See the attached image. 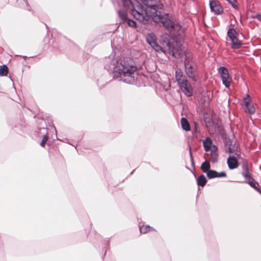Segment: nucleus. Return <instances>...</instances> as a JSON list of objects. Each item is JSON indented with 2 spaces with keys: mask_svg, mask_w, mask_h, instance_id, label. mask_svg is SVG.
<instances>
[{
  "mask_svg": "<svg viewBox=\"0 0 261 261\" xmlns=\"http://www.w3.org/2000/svg\"><path fill=\"white\" fill-rule=\"evenodd\" d=\"M115 75L124 82L134 83L138 78L137 67L134 61L129 58L120 59L115 67Z\"/></svg>",
  "mask_w": 261,
  "mask_h": 261,
  "instance_id": "nucleus-1",
  "label": "nucleus"
},
{
  "mask_svg": "<svg viewBox=\"0 0 261 261\" xmlns=\"http://www.w3.org/2000/svg\"><path fill=\"white\" fill-rule=\"evenodd\" d=\"M121 1L125 8L130 9L133 17L143 23H146L150 18L153 20V15L156 13V6L153 8L151 6H143L140 4L134 6L130 0Z\"/></svg>",
  "mask_w": 261,
  "mask_h": 261,
  "instance_id": "nucleus-2",
  "label": "nucleus"
},
{
  "mask_svg": "<svg viewBox=\"0 0 261 261\" xmlns=\"http://www.w3.org/2000/svg\"><path fill=\"white\" fill-rule=\"evenodd\" d=\"M185 56V72L189 78L196 81L198 79L197 68L194 62L192 55L190 53L186 52Z\"/></svg>",
  "mask_w": 261,
  "mask_h": 261,
  "instance_id": "nucleus-3",
  "label": "nucleus"
},
{
  "mask_svg": "<svg viewBox=\"0 0 261 261\" xmlns=\"http://www.w3.org/2000/svg\"><path fill=\"white\" fill-rule=\"evenodd\" d=\"M153 20L158 23H161L167 30L172 31V25L174 22L170 19L169 14L162 15L161 13L156 10V13L153 16Z\"/></svg>",
  "mask_w": 261,
  "mask_h": 261,
  "instance_id": "nucleus-4",
  "label": "nucleus"
},
{
  "mask_svg": "<svg viewBox=\"0 0 261 261\" xmlns=\"http://www.w3.org/2000/svg\"><path fill=\"white\" fill-rule=\"evenodd\" d=\"M218 72L221 75L222 83L226 88H229L232 81L227 69L223 66L218 69Z\"/></svg>",
  "mask_w": 261,
  "mask_h": 261,
  "instance_id": "nucleus-5",
  "label": "nucleus"
},
{
  "mask_svg": "<svg viewBox=\"0 0 261 261\" xmlns=\"http://www.w3.org/2000/svg\"><path fill=\"white\" fill-rule=\"evenodd\" d=\"M147 42L157 52L163 51L162 48L158 44L156 38L154 34L150 33L146 37Z\"/></svg>",
  "mask_w": 261,
  "mask_h": 261,
  "instance_id": "nucleus-6",
  "label": "nucleus"
},
{
  "mask_svg": "<svg viewBox=\"0 0 261 261\" xmlns=\"http://www.w3.org/2000/svg\"><path fill=\"white\" fill-rule=\"evenodd\" d=\"M209 5L211 12L214 13V14L218 15L223 13V8L218 1H210Z\"/></svg>",
  "mask_w": 261,
  "mask_h": 261,
  "instance_id": "nucleus-7",
  "label": "nucleus"
},
{
  "mask_svg": "<svg viewBox=\"0 0 261 261\" xmlns=\"http://www.w3.org/2000/svg\"><path fill=\"white\" fill-rule=\"evenodd\" d=\"M251 97L247 94L246 97L243 98L244 106L246 107L247 110L246 112H248L250 114H253L255 112V107L253 104L251 103Z\"/></svg>",
  "mask_w": 261,
  "mask_h": 261,
  "instance_id": "nucleus-8",
  "label": "nucleus"
},
{
  "mask_svg": "<svg viewBox=\"0 0 261 261\" xmlns=\"http://www.w3.org/2000/svg\"><path fill=\"white\" fill-rule=\"evenodd\" d=\"M242 167L243 169L242 175L244 177L246 181L252 178L251 176V173L248 168V162L246 160H243Z\"/></svg>",
  "mask_w": 261,
  "mask_h": 261,
  "instance_id": "nucleus-9",
  "label": "nucleus"
},
{
  "mask_svg": "<svg viewBox=\"0 0 261 261\" xmlns=\"http://www.w3.org/2000/svg\"><path fill=\"white\" fill-rule=\"evenodd\" d=\"M238 158L235 155H230L227 160V163L229 168L231 170L236 169L239 166Z\"/></svg>",
  "mask_w": 261,
  "mask_h": 261,
  "instance_id": "nucleus-10",
  "label": "nucleus"
},
{
  "mask_svg": "<svg viewBox=\"0 0 261 261\" xmlns=\"http://www.w3.org/2000/svg\"><path fill=\"white\" fill-rule=\"evenodd\" d=\"M175 76L178 86L181 85L182 86L185 83H186L188 81L187 77L184 75L180 69H178L175 71Z\"/></svg>",
  "mask_w": 261,
  "mask_h": 261,
  "instance_id": "nucleus-11",
  "label": "nucleus"
},
{
  "mask_svg": "<svg viewBox=\"0 0 261 261\" xmlns=\"http://www.w3.org/2000/svg\"><path fill=\"white\" fill-rule=\"evenodd\" d=\"M179 87L187 96L190 97L193 95V88L188 81Z\"/></svg>",
  "mask_w": 261,
  "mask_h": 261,
  "instance_id": "nucleus-12",
  "label": "nucleus"
},
{
  "mask_svg": "<svg viewBox=\"0 0 261 261\" xmlns=\"http://www.w3.org/2000/svg\"><path fill=\"white\" fill-rule=\"evenodd\" d=\"M207 176L208 178H213L215 177H226V174L225 172H217L215 170H210L207 173Z\"/></svg>",
  "mask_w": 261,
  "mask_h": 261,
  "instance_id": "nucleus-13",
  "label": "nucleus"
},
{
  "mask_svg": "<svg viewBox=\"0 0 261 261\" xmlns=\"http://www.w3.org/2000/svg\"><path fill=\"white\" fill-rule=\"evenodd\" d=\"M227 152L232 155H235L238 158H241V151L237 147L235 148L232 144H230L227 149Z\"/></svg>",
  "mask_w": 261,
  "mask_h": 261,
  "instance_id": "nucleus-14",
  "label": "nucleus"
},
{
  "mask_svg": "<svg viewBox=\"0 0 261 261\" xmlns=\"http://www.w3.org/2000/svg\"><path fill=\"white\" fill-rule=\"evenodd\" d=\"M180 123L181 127L184 130L188 132L191 130L190 123L186 118L182 117L180 120Z\"/></svg>",
  "mask_w": 261,
  "mask_h": 261,
  "instance_id": "nucleus-15",
  "label": "nucleus"
},
{
  "mask_svg": "<svg viewBox=\"0 0 261 261\" xmlns=\"http://www.w3.org/2000/svg\"><path fill=\"white\" fill-rule=\"evenodd\" d=\"M231 42V47L233 49L240 48L242 45V42L239 39L238 37L230 40Z\"/></svg>",
  "mask_w": 261,
  "mask_h": 261,
  "instance_id": "nucleus-16",
  "label": "nucleus"
},
{
  "mask_svg": "<svg viewBox=\"0 0 261 261\" xmlns=\"http://www.w3.org/2000/svg\"><path fill=\"white\" fill-rule=\"evenodd\" d=\"M203 144L205 151H210L212 145V139L210 138H206L205 140L203 141Z\"/></svg>",
  "mask_w": 261,
  "mask_h": 261,
  "instance_id": "nucleus-17",
  "label": "nucleus"
},
{
  "mask_svg": "<svg viewBox=\"0 0 261 261\" xmlns=\"http://www.w3.org/2000/svg\"><path fill=\"white\" fill-rule=\"evenodd\" d=\"M172 31H176L178 35H180L184 32V29L182 27L179 23H175L174 22L172 25Z\"/></svg>",
  "mask_w": 261,
  "mask_h": 261,
  "instance_id": "nucleus-18",
  "label": "nucleus"
},
{
  "mask_svg": "<svg viewBox=\"0 0 261 261\" xmlns=\"http://www.w3.org/2000/svg\"><path fill=\"white\" fill-rule=\"evenodd\" d=\"M217 148L216 146L214 145L212 147L211 156L212 161L213 162H216L218 160V153H217Z\"/></svg>",
  "mask_w": 261,
  "mask_h": 261,
  "instance_id": "nucleus-19",
  "label": "nucleus"
},
{
  "mask_svg": "<svg viewBox=\"0 0 261 261\" xmlns=\"http://www.w3.org/2000/svg\"><path fill=\"white\" fill-rule=\"evenodd\" d=\"M246 182L253 188L256 190L257 191H259V185L256 182L254 179L252 177L246 181Z\"/></svg>",
  "mask_w": 261,
  "mask_h": 261,
  "instance_id": "nucleus-20",
  "label": "nucleus"
},
{
  "mask_svg": "<svg viewBox=\"0 0 261 261\" xmlns=\"http://www.w3.org/2000/svg\"><path fill=\"white\" fill-rule=\"evenodd\" d=\"M227 36L230 40L238 37V34L234 29H230L228 30Z\"/></svg>",
  "mask_w": 261,
  "mask_h": 261,
  "instance_id": "nucleus-21",
  "label": "nucleus"
},
{
  "mask_svg": "<svg viewBox=\"0 0 261 261\" xmlns=\"http://www.w3.org/2000/svg\"><path fill=\"white\" fill-rule=\"evenodd\" d=\"M207 180L203 174L200 175L197 179V182L198 186L203 187L206 183Z\"/></svg>",
  "mask_w": 261,
  "mask_h": 261,
  "instance_id": "nucleus-22",
  "label": "nucleus"
},
{
  "mask_svg": "<svg viewBox=\"0 0 261 261\" xmlns=\"http://www.w3.org/2000/svg\"><path fill=\"white\" fill-rule=\"evenodd\" d=\"M210 164L207 161L204 162L201 165V169L204 173H207L208 171H210Z\"/></svg>",
  "mask_w": 261,
  "mask_h": 261,
  "instance_id": "nucleus-23",
  "label": "nucleus"
},
{
  "mask_svg": "<svg viewBox=\"0 0 261 261\" xmlns=\"http://www.w3.org/2000/svg\"><path fill=\"white\" fill-rule=\"evenodd\" d=\"M146 6L155 7L156 0H140Z\"/></svg>",
  "mask_w": 261,
  "mask_h": 261,
  "instance_id": "nucleus-24",
  "label": "nucleus"
},
{
  "mask_svg": "<svg viewBox=\"0 0 261 261\" xmlns=\"http://www.w3.org/2000/svg\"><path fill=\"white\" fill-rule=\"evenodd\" d=\"M152 229H153V228L150 227L149 225H142L140 227V231L142 233H146L151 231Z\"/></svg>",
  "mask_w": 261,
  "mask_h": 261,
  "instance_id": "nucleus-25",
  "label": "nucleus"
},
{
  "mask_svg": "<svg viewBox=\"0 0 261 261\" xmlns=\"http://www.w3.org/2000/svg\"><path fill=\"white\" fill-rule=\"evenodd\" d=\"M171 52H172V56L176 58H178L180 57L181 54H182V50L180 48L179 49H173L172 50H171Z\"/></svg>",
  "mask_w": 261,
  "mask_h": 261,
  "instance_id": "nucleus-26",
  "label": "nucleus"
},
{
  "mask_svg": "<svg viewBox=\"0 0 261 261\" xmlns=\"http://www.w3.org/2000/svg\"><path fill=\"white\" fill-rule=\"evenodd\" d=\"M124 22L126 23L128 26L130 27L133 28H136L137 27L136 22L134 20H132L128 18L126 19V20Z\"/></svg>",
  "mask_w": 261,
  "mask_h": 261,
  "instance_id": "nucleus-27",
  "label": "nucleus"
},
{
  "mask_svg": "<svg viewBox=\"0 0 261 261\" xmlns=\"http://www.w3.org/2000/svg\"><path fill=\"white\" fill-rule=\"evenodd\" d=\"M8 73V68L5 65L1 66V76H6Z\"/></svg>",
  "mask_w": 261,
  "mask_h": 261,
  "instance_id": "nucleus-28",
  "label": "nucleus"
},
{
  "mask_svg": "<svg viewBox=\"0 0 261 261\" xmlns=\"http://www.w3.org/2000/svg\"><path fill=\"white\" fill-rule=\"evenodd\" d=\"M118 13L120 17L121 18L123 22L126 20V19L128 18L127 15L125 12L119 11L118 12Z\"/></svg>",
  "mask_w": 261,
  "mask_h": 261,
  "instance_id": "nucleus-29",
  "label": "nucleus"
},
{
  "mask_svg": "<svg viewBox=\"0 0 261 261\" xmlns=\"http://www.w3.org/2000/svg\"><path fill=\"white\" fill-rule=\"evenodd\" d=\"M17 3L18 6L20 7L24 8L28 6V3L25 0H17Z\"/></svg>",
  "mask_w": 261,
  "mask_h": 261,
  "instance_id": "nucleus-30",
  "label": "nucleus"
},
{
  "mask_svg": "<svg viewBox=\"0 0 261 261\" xmlns=\"http://www.w3.org/2000/svg\"><path fill=\"white\" fill-rule=\"evenodd\" d=\"M48 140V137L47 136H44L42 141H41V142L40 143V145L42 147H44L45 146V145L47 142Z\"/></svg>",
  "mask_w": 261,
  "mask_h": 261,
  "instance_id": "nucleus-31",
  "label": "nucleus"
},
{
  "mask_svg": "<svg viewBox=\"0 0 261 261\" xmlns=\"http://www.w3.org/2000/svg\"><path fill=\"white\" fill-rule=\"evenodd\" d=\"M255 17L261 21V14L257 15Z\"/></svg>",
  "mask_w": 261,
  "mask_h": 261,
  "instance_id": "nucleus-32",
  "label": "nucleus"
},
{
  "mask_svg": "<svg viewBox=\"0 0 261 261\" xmlns=\"http://www.w3.org/2000/svg\"><path fill=\"white\" fill-rule=\"evenodd\" d=\"M197 132V127H196V126H195V132Z\"/></svg>",
  "mask_w": 261,
  "mask_h": 261,
  "instance_id": "nucleus-33",
  "label": "nucleus"
}]
</instances>
